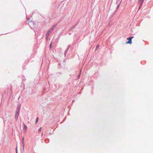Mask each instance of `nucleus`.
Masks as SVG:
<instances>
[{
  "mask_svg": "<svg viewBox=\"0 0 153 153\" xmlns=\"http://www.w3.org/2000/svg\"><path fill=\"white\" fill-rule=\"evenodd\" d=\"M134 37L133 36L132 37H129L127 38V39L128 40V41L126 43V44H131L132 43V39Z\"/></svg>",
  "mask_w": 153,
  "mask_h": 153,
  "instance_id": "nucleus-1",
  "label": "nucleus"
},
{
  "mask_svg": "<svg viewBox=\"0 0 153 153\" xmlns=\"http://www.w3.org/2000/svg\"><path fill=\"white\" fill-rule=\"evenodd\" d=\"M144 0H138V3L139 4V7L138 8V10L140 9L142 6L143 4V2Z\"/></svg>",
  "mask_w": 153,
  "mask_h": 153,
  "instance_id": "nucleus-2",
  "label": "nucleus"
},
{
  "mask_svg": "<svg viewBox=\"0 0 153 153\" xmlns=\"http://www.w3.org/2000/svg\"><path fill=\"white\" fill-rule=\"evenodd\" d=\"M121 2V1H120V0H117L116 4L117 5L116 7V9L117 10L119 8V6Z\"/></svg>",
  "mask_w": 153,
  "mask_h": 153,
  "instance_id": "nucleus-3",
  "label": "nucleus"
},
{
  "mask_svg": "<svg viewBox=\"0 0 153 153\" xmlns=\"http://www.w3.org/2000/svg\"><path fill=\"white\" fill-rule=\"evenodd\" d=\"M53 30V29H50L47 32L46 34V36L48 37V36L51 33Z\"/></svg>",
  "mask_w": 153,
  "mask_h": 153,
  "instance_id": "nucleus-4",
  "label": "nucleus"
},
{
  "mask_svg": "<svg viewBox=\"0 0 153 153\" xmlns=\"http://www.w3.org/2000/svg\"><path fill=\"white\" fill-rule=\"evenodd\" d=\"M78 22L75 25H73L72 27H71L69 29V31H71V30H73L76 27V26L77 25Z\"/></svg>",
  "mask_w": 153,
  "mask_h": 153,
  "instance_id": "nucleus-5",
  "label": "nucleus"
},
{
  "mask_svg": "<svg viewBox=\"0 0 153 153\" xmlns=\"http://www.w3.org/2000/svg\"><path fill=\"white\" fill-rule=\"evenodd\" d=\"M19 114V111H17L16 114L15 115V118L16 119H17Z\"/></svg>",
  "mask_w": 153,
  "mask_h": 153,
  "instance_id": "nucleus-6",
  "label": "nucleus"
},
{
  "mask_svg": "<svg viewBox=\"0 0 153 153\" xmlns=\"http://www.w3.org/2000/svg\"><path fill=\"white\" fill-rule=\"evenodd\" d=\"M57 24H56L55 25H54L53 26L51 27V29H53V30L56 27V26Z\"/></svg>",
  "mask_w": 153,
  "mask_h": 153,
  "instance_id": "nucleus-7",
  "label": "nucleus"
},
{
  "mask_svg": "<svg viewBox=\"0 0 153 153\" xmlns=\"http://www.w3.org/2000/svg\"><path fill=\"white\" fill-rule=\"evenodd\" d=\"M68 50H67V49H66L65 51L64 52V54L65 55H66V54L67 53Z\"/></svg>",
  "mask_w": 153,
  "mask_h": 153,
  "instance_id": "nucleus-8",
  "label": "nucleus"
},
{
  "mask_svg": "<svg viewBox=\"0 0 153 153\" xmlns=\"http://www.w3.org/2000/svg\"><path fill=\"white\" fill-rule=\"evenodd\" d=\"M39 120V119L38 118H37L36 119V123Z\"/></svg>",
  "mask_w": 153,
  "mask_h": 153,
  "instance_id": "nucleus-9",
  "label": "nucleus"
},
{
  "mask_svg": "<svg viewBox=\"0 0 153 153\" xmlns=\"http://www.w3.org/2000/svg\"><path fill=\"white\" fill-rule=\"evenodd\" d=\"M27 126H26V125H24V128H25L26 129V130H25V131H26V130H27Z\"/></svg>",
  "mask_w": 153,
  "mask_h": 153,
  "instance_id": "nucleus-10",
  "label": "nucleus"
},
{
  "mask_svg": "<svg viewBox=\"0 0 153 153\" xmlns=\"http://www.w3.org/2000/svg\"><path fill=\"white\" fill-rule=\"evenodd\" d=\"M71 46V45H69L67 48V50H68L69 48H70V47Z\"/></svg>",
  "mask_w": 153,
  "mask_h": 153,
  "instance_id": "nucleus-11",
  "label": "nucleus"
},
{
  "mask_svg": "<svg viewBox=\"0 0 153 153\" xmlns=\"http://www.w3.org/2000/svg\"><path fill=\"white\" fill-rule=\"evenodd\" d=\"M22 143L23 144V147L24 146V137H23V138L22 139Z\"/></svg>",
  "mask_w": 153,
  "mask_h": 153,
  "instance_id": "nucleus-12",
  "label": "nucleus"
},
{
  "mask_svg": "<svg viewBox=\"0 0 153 153\" xmlns=\"http://www.w3.org/2000/svg\"><path fill=\"white\" fill-rule=\"evenodd\" d=\"M49 46H50V48H51V47H52L51 43V44H50Z\"/></svg>",
  "mask_w": 153,
  "mask_h": 153,
  "instance_id": "nucleus-13",
  "label": "nucleus"
},
{
  "mask_svg": "<svg viewBox=\"0 0 153 153\" xmlns=\"http://www.w3.org/2000/svg\"><path fill=\"white\" fill-rule=\"evenodd\" d=\"M28 22L29 23H32L33 24L34 23V22L31 20L30 21V22Z\"/></svg>",
  "mask_w": 153,
  "mask_h": 153,
  "instance_id": "nucleus-14",
  "label": "nucleus"
},
{
  "mask_svg": "<svg viewBox=\"0 0 153 153\" xmlns=\"http://www.w3.org/2000/svg\"><path fill=\"white\" fill-rule=\"evenodd\" d=\"M99 47V46L98 45H97V46H96V49H97Z\"/></svg>",
  "mask_w": 153,
  "mask_h": 153,
  "instance_id": "nucleus-15",
  "label": "nucleus"
},
{
  "mask_svg": "<svg viewBox=\"0 0 153 153\" xmlns=\"http://www.w3.org/2000/svg\"><path fill=\"white\" fill-rule=\"evenodd\" d=\"M30 18H27V21H29L30 20Z\"/></svg>",
  "mask_w": 153,
  "mask_h": 153,
  "instance_id": "nucleus-16",
  "label": "nucleus"
},
{
  "mask_svg": "<svg viewBox=\"0 0 153 153\" xmlns=\"http://www.w3.org/2000/svg\"><path fill=\"white\" fill-rule=\"evenodd\" d=\"M22 78H23V80H24L25 79V80L26 79H25V78L24 77H23Z\"/></svg>",
  "mask_w": 153,
  "mask_h": 153,
  "instance_id": "nucleus-17",
  "label": "nucleus"
},
{
  "mask_svg": "<svg viewBox=\"0 0 153 153\" xmlns=\"http://www.w3.org/2000/svg\"><path fill=\"white\" fill-rule=\"evenodd\" d=\"M41 129V128H40L38 130V131H40Z\"/></svg>",
  "mask_w": 153,
  "mask_h": 153,
  "instance_id": "nucleus-18",
  "label": "nucleus"
},
{
  "mask_svg": "<svg viewBox=\"0 0 153 153\" xmlns=\"http://www.w3.org/2000/svg\"><path fill=\"white\" fill-rule=\"evenodd\" d=\"M79 76H80V74H79V76H78V78H79Z\"/></svg>",
  "mask_w": 153,
  "mask_h": 153,
  "instance_id": "nucleus-19",
  "label": "nucleus"
},
{
  "mask_svg": "<svg viewBox=\"0 0 153 153\" xmlns=\"http://www.w3.org/2000/svg\"><path fill=\"white\" fill-rule=\"evenodd\" d=\"M71 34V33H69V35H70Z\"/></svg>",
  "mask_w": 153,
  "mask_h": 153,
  "instance_id": "nucleus-20",
  "label": "nucleus"
},
{
  "mask_svg": "<svg viewBox=\"0 0 153 153\" xmlns=\"http://www.w3.org/2000/svg\"><path fill=\"white\" fill-rule=\"evenodd\" d=\"M16 153H17V152H16Z\"/></svg>",
  "mask_w": 153,
  "mask_h": 153,
  "instance_id": "nucleus-21",
  "label": "nucleus"
}]
</instances>
